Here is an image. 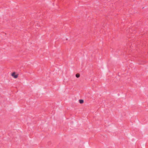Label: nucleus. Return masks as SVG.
I'll use <instances>...</instances> for the list:
<instances>
[{
  "label": "nucleus",
  "instance_id": "obj_2",
  "mask_svg": "<svg viewBox=\"0 0 148 148\" xmlns=\"http://www.w3.org/2000/svg\"><path fill=\"white\" fill-rule=\"evenodd\" d=\"M79 102L80 103L82 104L83 103H84V100L82 99H80L79 100Z\"/></svg>",
  "mask_w": 148,
  "mask_h": 148
},
{
  "label": "nucleus",
  "instance_id": "obj_3",
  "mask_svg": "<svg viewBox=\"0 0 148 148\" xmlns=\"http://www.w3.org/2000/svg\"><path fill=\"white\" fill-rule=\"evenodd\" d=\"M75 76L77 78H79L80 77V75L79 73H77L76 74Z\"/></svg>",
  "mask_w": 148,
  "mask_h": 148
},
{
  "label": "nucleus",
  "instance_id": "obj_1",
  "mask_svg": "<svg viewBox=\"0 0 148 148\" xmlns=\"http://www.w3.org/2000/svg\"><path fill=\"white\" fill-rule=\"evenodd\" d=\"M11 76L14 79H17L18 76V74L15 72H13L11 73Z\"/></svg>",
  "mask_w": 148,
  "mask_h": 148
}]
</instances>
